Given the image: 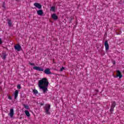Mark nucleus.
<instances>
[{
	"label": "nucleus",
	"instance_id": "9b49d317",
	"mask_svg": "<svg viewBox=\"0 0 124 124\" xmlns=\"http://www.w3.org/2000/svg\"><path fill=\"white\" fill-rule=\"evenodd\" d=\"M105 46L106 48V51H108V50H109V44H108V41H106L105 42Z\"/></svg>",
	"mask_w": 124,
	"mask_h": 124
},
{
	"label": "nucleus",
	"instance_id": "412c9836",
	"mask_svg": "<svg viewBox=\"0 0 124 124\" xmlns=\"http://www.w3.org/2000/svg\"><path fill=\"white\" fill-rule=\"evenodd\" d=\"M17 89H18V90H20V89H22V87H21V84L17 85Z\"/></svg>",
	"mask_w": 124,
	"mask_h": 124
},
{
	"label": "nucleus",
	"instance_id": "cd10ccee",
	"mask_svg": "<svg viewBox=\"0 0 124 124\" xmlns=\"http://www.w3.org/2000/svg\"><path fill=\"white\" fill-rule=\"evenodd\" d=\"M40 105H41V106L44 105V103H40Z\"/></svg>",
	"mask_w": 124,
	"mask_h": 124
},
{
	"label": "nucleus",
	"instance_id": "f8f14e48",
	"mask_svg": "<svg viewBox=\"0 0 124 124\" xmlns=\"http://www.w3.org/2000/svg\"><path fill=\"white\" fill-rule=\"evenodd\" d=\"M19 93V91L16 90L15 91L14 95H15V99H17V97H18V94Z\"/></svg>",
	"mask_w": 124,
	"mask_h": 124
},
{
	"label": "nucleus",
	"instance_id": "2eb2a0df",
	"mask_svg": "<svg viewBox=\"0 0 124 124\" xmlns=\"http://www.w3.org/2000/svg\"><path fill=\"white\" fill-rule=\"evenodd\" d=\"M25 113L28 118L29 117H31V114H30V112H29V110H25Z\"/></svg>",
	"mask_w": 124,
	"mask_h": 124
},
{
	"label": "nucleus",
	"instance_id": "7ed1b4c3",
	"mask_svg": "<svg viewBox=\"0 0 124 124\" xmlns=\"http://www.w3.org/2000/svg\"><path fill=\"white\" fill-rule=\"evenodd\" d=\"M117 75L114 77L115 78H117V77H119V79H121L122 77H123V75H122V73L120 70H117Z\"/></svg>",
	"mask_w": 124,
	"mask_h": 124
},
{
	"label": "nucleus",
	"instance_id": "aec40b11",
	"mask_svg": "<svg viewBox=\"0 0 124 124\" xmlns=\"http://www.w3.org/2000/svg\"><path fill=\"white\" fill-rule=\"evenodd\" d=\"M70 19L69 20V23H71L72 21L73 20V16H71Z\"/></svg>",
	"mask_w": 124,
	"mask_h": 124
},
{
	"label": "nucleus",
	"instance_id": "9d476101",
	"mask_svg": "<svg viewBox=\"0 0 124 124\" xmlns=\"http://www.w3.org/2000/svg\"><path fill=\"white\" fill-rule=\"evenodd\" d=\"M9 115L11 117V118H13V116L14 115V109H13V108L10 109Z\"/></svg>",
	"mask_w": 124,
	"mask_h": 124
},
{
	"label": "nucleus",
	"instance_id": "393cba45",
	"mask_svg": "<svg viewBox=\"0 0 124 124\" xmlns=\"http://www.w3.org/2000/svg\"><path fill=\"white\" fill-rule=\"evenodd\" d=\"M63 69H64V67H62L60 69V71H63Z\"/></svg>",
	"mask_w": 124,
	"mask_h": 124
},
{
	"label": "nucleus",
	"instance_id": "a211bd4d",
	"mask_svg": "<svg viewBox=\"0 0 124 124\" xmlns=\"http://www.w3.org/2000/svg\"><path fill=\"white\" fill-rule=\"evenodd\" d=\"M23 105L24 108H25V109H30V108L29 107L28 105H26V104H23Z\"/></svg>",
	"mask_w": 124,
	"mask_h": 124
},
{
	"label": "nucleus",
	"instance_id": "ddd939ff",
	"mask_svg": "<svg viewBox=\"0 0 124 124\" xmlns=\"http://www.w3.org/2000/svg\"><path fill=\"white\" fill-rule=\"evenodd\" d=\"M38 15L42 16L43 15V11L42 10H39L37 11Z\"/></svg>",
	"mask_w": 124,
	"mask_h": 124
},
{
	"label": "nucleus",
	"instance_id": "b1692460",
	"mask_svg": "<svg viewBox=\"0 0 124 124\" xmlns=\"http://www.w3.org/2000/svg\"><path fill=\"white\" fill-rule=\"evenodd\" d=\"M29 64H30V65H32V66L35 65V64L34 63H31V62H29Z\"/></svg>",
	"mask_w": 124,
	"mask_h": 124
},
{
	"label": "nucleus",
	"instance_id": "c85d7f7f",
	"mask_svg": "<svg viewBox=\"0 0 124 124\" xmlns=\"http://www.w3.org/2000/svg\"><path fill=\"white\" fill-rule=\"evenodd\" d=\"M113 64H116V62L113 61Z\"/></svg>",
	"mask_w": 124,
	"mask_h": 124
},
{
	"label": "nucleus",
	"instance_id": "5701e85b",
	"mask_svg": "<svg viewBox=\"0 0 124 124\" xmlns=\"http://www.w3.org/2000/svg\"><path fill=\"white\" fill-rule=\"evenodd\" d=\"M2 6L3 8H4V9H5V2H3V5Z\"/></svg>",
	"mask_w": 124,
	"mask_h": 124
},
{
	"label": "nucleus",
	"instance_id": "1a4fd4ad",
	"mask_svg": "<svg viewBox=\"0 0 124 124\" xmlns=\"http://www.w3.org/2000/svg\"><path fill=\"white\" fill-rule=\"evenodd\" d=\"M51 18H52L54 21H57V20L59 19V17L56 14H53L51 16Z\"/></svg>",
	"mask_w": 124,
	"mask_h": 124
},
{
	"label": "nucleus",
	"instance_id": "20e7f679",
	"mask_svg": "<svg viewBox=\"0 0 124 124\" xmlns=\"http://www.w3.org/2000/svg\"><path fill=\"white\" fill-rule=\"evenodd\" d=\"M116 107V102L113 101L111 104V106L110 109V112L112 113L114 111V108Z\"/></svg>",
	"mask_w": 124,
	"mask_h": 124
},
{
	"label": "nucleus",
	"instance_id": "c756f323",
	"mask_svg": "<svg viewBox=\"0 0 124 124\" xmlns=\"http://www.w3.org/2000/svg\"><path fill=\"white\" fill-rule=\"evenodd\" d=\"M96 93H98V92H99L98 90H96Z\"/></svg>",
	"mask_w": 124,
	"mask_h": 124
},
{
	"label": "nucleus",
	"instance_id": "423d86ee",
	"mask_svg": "<svg viewBox=\"0 0 124 124\" xmlns=\"http://www.w3.org/2000/svg\"><path fill=\"white\" fill-rule=\"evenodd\" d=\"M44 72V73H45V74H46V75H50L53 74V73H52V72L50 71L49 68H46Z\"/></svg>",
	"mask_w": 124,
	"mask_h": 124
},
{
	"label": "nucleus",
	"instance_id": "39448f33",
	"mask_svg": "<svg viewBox=\"0 0 124 124\" xmlns=\"http://www.w3.org/2000/svg\"><path fill=\"white\" fill-rule=\"evenodd\" d=\"M15 49H16V51H17L18 52L20 51V50H22V47L21 46H20V45L18 44V45H16L15 46Z\"/></svg>",
	"mask_w": 124,
	"mask_h": 124
},
{
	"label": "nucleus",
	"instance_id": "0eeeda50",
	"mask_svg": "<svg viewBox=\"0 0 124 124\" xmlns=\"http://www.w3.org/2000/svg\"><path fill=\"white\" fill-rule=\"evenodd\" d=\"M33 69L34 70H37V71H44V69L40 68V67L38 66H34L33 67Z\"/></svg>",
	"mask_w": 124,
	"mask_h": 124
},
{
	"label": "nucleus",
	"instance_id": "f3484780",
	"mask_svg": "<svg viewBox=\"0 0 124 124\" xmlns=\"http://www.w3.org/2000/svg\"><path fill=\"white\" fill-rule=\"evenodd\" d=\"M56 10V7L55 6H52L51 7L50 11H53V12H55V11Z\"/></svg>",
	"mask_w": 124,
	"mask_h": 124
},
{
	"label": "nucleus",
	"instance_id": "a878e982",
	"mask_svg": "<svg viewBox=\"0 0 124 124\" xmlns=\"http://www.w3.org/2000/svg\"><path fill=\"white\" fill-rule=\"evenodd\" d=\"M1 44H2V41H1V38H0V45H1Z\"/></svg>",
	"mask_w": 124,
	"mask_h": 124
},
{
	"label": "nucleus",
	"instance_id": "6ab92c4d",
	"mask_svg": "<svg viewBox=\"0 0 124 124\" xmlns=\"http://www.w3.org/2000/svg\"><path fill=\"white\" fill-rule=\"evenodd\" d=\"M32 92L34 94H37V93H38V91L35 89H34Z\"/></svg>",
	"mask_w": 124,
	"mask_h": 124
},
{
	"label": "nucleus",
	"instance_id": "4be33fe9",
	"mask_svg": "<svg viewBox=\"0 0 124 124\" xmlns=\"http://www.w3.org/2000/svg\"><path fill=\"white\" fill-rule=\"evenodd\" d=\"M98 50L99 51V52L102 51V46H101V48H99V47H97Z\"/></svg>",
	"mask_w": 124,
	"mask_h": 124
},
{
	"label": "nucleus",
	"instance_id": "6e6552de",
	"mask_svg": "<svg viewBox=\"0 0 124 124\" xmlns=\"http://www.w3.org/2000/svg\"><path fill=\"white\" fill-rule=\"evenodd\" d=\"M34 5L35 6V7L38 8L39 9H41V8H42V5L39 4V3L35 2L34 3Z\"/></svg>",
	"mask_w": 124,
	"mask_h": 124
},
{
	"label": "nucleus",
	"instance_id": "4468645a",
	"mask_svg": "<svg viewBox=\"0 0 124 124\" xmlns=\"http://www.w3.org/2000/svg\"><path fill=\"white\" fill-rule=\"evenodd\" d=\"M7 21L9 27H11V26H12V22H11V20L8 19Z\"/></svg>",
	"mask_w": 124,
	"mask_h": 124
},
{
	"label": "nucleus",
	"instance_id": "f257e3e1",
	"mask_svg": "<svg viewBox=\"0 0 124 124\" xmlns=\"http://www.w3.org/2000/svg\"><path fill=\"white\" fill-rule=\"evenodd\" d=\"M38 84L39 89L43 90V93H45L48 91L47 87L49 85V82L47 78H43L42 79L39 80Z\"/></svg>",
	"mask_w": 124,
	"mask_h": 124
},
{
	"label": "nucleus",
	"instance_id": "bb28decb",
	"mask_svg": "<svg viewBox=\"0 0 124 124\" xmlns=\"http://www.w3.org/2000/svg\"><path fill=\"white\" fill-rule=\"evenodd\" d=\"M9 99H12V97H11V96H9V97H8Z\"/></svg>",
	"mask_w": 124,
	"mask_h": 124
},
{
	"label": "nucleus",
	"instance_id": "f03ea898",
	"mask_svg": "<svg viewBox=\"0 0 124 124\" xmlns=\"http://www.w3.org/2000/svg\"><path fill=\"white\" fill-rule=\"evenodd\" d=\"M51 108V106L49 104H46L44 107V109L45 111L46 114H47V115H51V112L49 111V110H50Z\"/></svg>",
	"mask_w": 124,
	"mask_h": 124
},
{
	"label": "nucleus",
	"instance_id": "dca6fc26",
	"mask_svg": "<svg viewBox=\"0 0 124 124\" xmlns=\"http://www.w3.org/2000/svg\"><path fill=\"white\" fill-rule=\"evenodd\" d=\"M6 56H7V55H6V53L5 52H4L2 53V59L3 60H5L6 59Z\"/></svg>",
	"mask_w": 124,
	"mask_h": 124
}]
</instances>
